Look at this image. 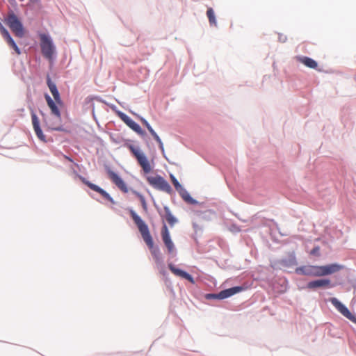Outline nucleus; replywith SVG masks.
<instances>
[{
    "mask_svg": "<svg viewBox=\"0 0 356 356\" xmlns=\"http://www.w3.org/2000/svg\"><path fill=\"white\" fill-rule=\"evenodd\" d=\"M159 146L160 149L161 150V152L163 154L164 153V147H163V143L162 142L159 143Z\"/></svg>",
    "mask_w": 356,
    "mask_h": 356,
    "instance_id": "obj_31",
    "label": "nucleus"
},
{
    "mask_svg": "<svg viewBox=\"0 0 356 356\" xmlns=\"http://www.w3.org/2000/svg\"><path fill=\"white\" fill-rule=\"evenodd\" d=\"M168 268L174 275L181 277L182 278H184V279L188 280L191 283H194V280H193V277L188 273L176 268L172 264H168Z\"/></svg>",
    "mask_w": 356,
    "mask_h": 356,
    "instance_id": "obj_18",
    "label": "nucleus"
},
{
    "mask_svg": "<svg viewBox=\"0 0 356 356\" xmlns=\"http://www.w3.org/2000/svg\"><path fill=\"white\" fill-rule=\"evenodd\" d=\"M148 183L154 188L170 193L172 188L168 182L159 175L150 176L147 178Z\"/></svg>",
    "mask_w": 356,
    "mask_h": 356,
    "instance_id": "obj_6",
    "label": "nucleus"
},
{
    "mask_svg": "<svg viewBox=\"0 0 356 356\" xmlns=\"http://www.w3.org/2000/svg\"><path fill=\"white\" fill-rule=\"evenodd\" d=\"M31 120L35 134L38 138L42 140H44L45 136L43 134L42 129H40L39 119L33 111L31 112Z\"/></svg>",
    "mask_w": 356,
    "mask_h": 356,
    "instance_id": "obj_17",
    "label": "nucleus"
},
{
    "mask_svg": "<svg viewBox=\"0 0 356 356\" xmlns=\"http://www.w3.org/2000/svg\"><path fill=\"white\" fill-rule=\"evenodd\" d=\"M161 236L163 241L165 245V247L168 249V251L169 253H172L175 250V245L171 240L170 232L168 231V229L165 225H163L162 230H161Z\"/></svg>",
    "mask_w": 356,
    "mask_h": 356,
    "instance_id": "obj_11",
    "label": "nucleus"
},
{
    "mask_svg": "<svg viewBox=\"0 0 356 356\" xmlns=\"http://www.w3.org/2000/svg\"><path fill=\"white\" fill-rule=\"evenodd\" d=\"M47 124L48 127L51 129L60 130V128L59 127L58 125L57 126V125H55L54 124L50 123V122H47Z\"/></svg>",
    "mask_w": 356,
    "mask_h": 356,
    "instance_id": "obj_29",
    "label": "nucleus"
},
{
    "mask_svg": "<svg viewBox=\"0 0 356 356\" xmlns=\"http://www.w3.org/2000/svg\"><path fill=\"white\" fill-rule=\"evenodd\" d=\"M343 268L342 265L332 264L325 266H302L296 269V273L300 275L311 277H323L339 272Z\"/></svg>",
    "mask_w": 356,
    "mask_h": 356,
    "instance_id": "obj_2",
    "label": "nucleus"
},
{
    "mask_svg": "<svg viewBox=\"0 0 356 356\" xmlns=\"http://www.w3.org/2000/svg\"><path fill=\"white\" fill-rule=\"evenodd\" d=\"M164 211L165 220L171 226H173L177 222V219L172 214L169 208L164 207Z\"/></svg>",
    "mask_w": 356,
    "mask_h": 356,
    "instance_id": "obj_22",
    "label": "nucleus"
},
{
    "mask_svg": "<svg viewBox=\"0 0 356 356\" xmlns=\"http://www.w3.org/2000/svg\"><path fill=\"white\" fill-rule=\"evenodd\" d=\"M65 158L67 160H68V161H70L72 162V159H70V157H68V156H65Z\"/></svg>",
    "mask_w": 356,
    "mask_h": 356,
    "instance_id": "obj_34",
    "label": "nucleus"
},
{
    "mask_svg": "<svg viewBox=\"0 0 356 356\" xmlns=\"http://www.w3.org/2000/svg\"><path fill=\"white\" fill-rule=\"evenodd\" d=\"M129 213L132 220L137 226L143 241L150 250L151 254L155 261L156 263H159L161 260L159 249L154 247L153 238L150 234L147 225L134 210H130Z\"/></svg>",
    "mask_w": 356,
    "mask_h": 356,
    "instance_id": "obj_1",
    "label": "nucleus"
},
{
    "mask_svg": "<svg viewBox=\"0 0 356 356\" xmlns=\"http://www.w3.org/2000/svg\"><path fill=\"white\" fill-rule=\"evenodd\" d=\"M149 133L158 143L162 142L158 134L154 131L153 129L149 131Z\"/></svg>",
    "mask_w": 356,
    "mask_h": 356,
    "instance_id": "obj_28",
    "label": "nucleus"
},
{
    "mask_svg": "<svg viewBox=\"0 0 356 356\" xmlns=\"http://www.w3.org/2000/svg\"><path fill=\"white\" fill-rule=\"evenodd\" d=\"M0 32L3 35V38L6 40L8 44L11 47L17 55L21 54V51L11 38L8 31L3 26V25L0 23Z\"/></svg>",
    "mask_w": 356,
    "mask_h": 356,
    "instance_id": "obj_14",
    "label": "nucleus"
},
{
    "mask_svg": "<svg viewBox=\"0 0 356 356\" xmlns=\"http://www.w3.org/2000/svg\"><path fill=\"white\" fill-rule=\"evenodd\" d=\"M280 264L285 268L293 267L297 264L296 258L293 254H291L288 258L282 259Z\"/></svg>",
    "mask_w": 356,
    "mask_h": 356,
    "instance_id": "obj_21",
    "label": "nucleus"
},
{
    "mask_svg": "<svg viewBox=\"0 0 356 356\" xmlns=\"http://www.w3.org/2000/svg\"><path fill=\"white\" fill-rule=\"evenodd\" d=\"M5 22L15 36L19 38L24 37V31L22 24L14 13L8 15Z\"/></svg>",
    "mask_w": 356,
    "mask_h": 356,
    "instance_id": "obj_5",
    "label": "nucleus"
},
{
    "mask_svg": "<svg viewBox=\"0 0 356 356\" xmlns=\"http://www.w3.org/2000/svg\"><path fill=\"white\" fill-rule=\"evenodd\" d=\"M142 123L147 127L148 131H149L151 129H152V127L150 126V124L147 122V121L143 118L140 119Z\"/></svg>",
    "mask_w": 356,
    "mask_h": 356,
    "instance_id": "obj_30",
    "label": "nucleus"
},
{
    "mask_svg": "<svg viewBox=\"0 0 356 356\" xmlns=\"http://www.w3.org/2000/svg\"><path fill=\"white\" fill-rule=\"evenodd\" d=\"M39 36L40 40V45L42 56L49 61H52L56 53V47L54 44L51 38L49 35L45 33H41Z\"/></svg>",
    "mask_w": 356,
    "mask_h": 356,
    "instance_id": "obj_3",
    "label": "nucleus"
},
{
    "mask_svg": "<svg viewBox=\"0 0 356 356\" xmlns=\"http://www.w3.org/2000/svg\"><path fill=\"white\" fill-rule=\"evenodd\" d=\"M44 97L47 103V105L51 110V114H53L55 116L57 122H58V124H60L61 120V115L60 110L56 105L57 103L54 102L48 95H45Z\"/></svg>",
    "mask_w": 356,
    "mask_h": 356,
    "instance_id": "obj_15",
    "label": "nucleus"
},
{
    "mask_svg": "<svg viewBox=\"0 0 356 356\" xmlns=\"http://www.w3.org/2000/svg\"><path fill=\"white\" fill-rule=\"evenodd\" d=\"M81 181L85 184L86 186H88L90 189H92L94 191H96L99 193L103 197H104L106 200L109 201L111 203H114L113 199L110 196V195L106 192L104 190H103L99 186L88 181L86 180L84 177H80Z\"/></svg>",
    "mask_w": 356,
    "mask_h": 356,
    "instance_id": "obj_10",
    "label": "nucleus"
},
{
    "mask_svg": "<svg viewBox=\"0 0 356 356\" xmlns=\"http://www.w3.org/2000/svg\"><path fill=\"white\" fill-rule=\"evenodd\" d=\"M47 83L49 88V90L51 91V92L54 97L55 102L58 104L60 105L62 104V101H61V99L60 97L59 92L57 89L56 84L51 81V80L49 76H47Z\"/></svg>",
    "mask_w": 356,
    "mask_h": 356,
    "instance_id": "obj_19",
    "label": "nucleus"
},
{
    "mask_svg": "<svg viewBox=\"0 0 356 356\" xmlns=\"http://www.w3.org/2000/svg\"><path fill=\"white\" fill-rule=\"evenodd\" d=\"M138 196L139 197L140 202H143V200H145L142 195L138 194Z\"/></svg>",
    "mask_w": 356,
    "mask_h": 356,
    "instance_id": "obj_33",
    "label": "nucleus"
},
{
    "mask_svg": "<svg viewBox=\"0 0 356 356\" xmlns=\"http://www.w3.org/2000/svg\"><path fill=\"white\" fill-rule=\"evenodd\" d=\"M181 195L182 198L186 202H187L188 203H193L195 202L187 191H183V193Z\"/></svg>",
    "mask_w": 356,
    "mask_h": 356,
    "instance_id": "obj_24",
    "label": "nucleus"
},
{
    "mask_svg": "<svg viewBox=\"0 0 356 356\" xmlns=\"http://www.w3.org/2000/svg\"><path fill=\"white\" fill-rule=\"evenodd\" d=\"M207 15L209 19L211 25L216 26V20L214 14V11L211 8H208L207 11Z\"/></svg>",
    "mask_w": 356,
    "mask_h": 356,
    "instance_id": "obj_23",
    "label": "nucleus"
},
{
    "mask_svg": "<svg viewBox=\"0 0 356 356\" xmlns=\"http://www.w3.org/2000/svg\"><path fill=\"white\" fill-rule=\"evenodd\" d=\"M118 116L129 127L138 134L140 136H144L145 134V132L141 129L140 125L131 119L128 115L122 112H119Z\"/></svg>",
    "mask_w": 356,
    "mask_h": 356,
    "instance_id": "obj_8",
    "label": "nucleus"
},
{
    "mask_svg": "<svg viewBox=\"0 0 356 356\" xmlns=\"http://www.w3.org/2000/svg\"><path fill=\"white\" fill-rule=\"evenodd\" d=\"M242 290L243 288L241 286H234L226 290L221 291L217 295L213 296L218 299H225L236 294V293L241 291Z\"/></svg>",
    "mask_w": 356,
    "mask_h": 356,
    "instance_id": "obj_16",
    "label": "nucleus"
},
{
    "mask_svg": "<svg viewBox=\"0 0 356 356\" xmlns=\"http://www.w3.org/2000/svg\"><path fill=\"white\" fill-rule=\"evenodd\" d=\"M127 147L131 152L133 156L136 158L138 163L142 168L143 170L145 173H149L152 170L151 165L145 156V154L141 151V149L134 145H127Z\"/></svg>",
    "mask_w": 356,
    "mask_h": 356,
    "instance_id": "obj_4",
    "label": "nucleus"
},
{
    "mask_svg": "<svg viewBox=\"0 0 356 356\" xmlns=\"http://www.w3.org/2000/svg\"><path fill=\"white\" fill-rule=\"evenodd\" d=\"M149 133L158 143L162 142L158 134L154 131L153 129L149 131Z\"/></svg>",
    "mask_w": 356,
    "mask_h": 356,
    "instance_id": "obj_26",
    "label": "nucleus"
},
{
    "mask_svg": "<svg viewBox=\"0 0 356 356\" xmlns=\"http://www.w3.org/2000/svg\"><path fill=\"white\" fill-rule=\"evenodd\" d=\"M333 284L331 283L329 279H319L309 282L307 284V288L309 289L314 290L317 289H330L333 287Z\"/></svg>",
    "mask_w": 356,
    "mask_h": 356,
    "instance_id": "obj_9",
    "label": "nucleus"
},
{
    "mask_svg": "<svg viewBox=\"0 0 356 356\" xmlns=\"http://www.w3.org/2000/svg\"><path fill=\"white\" fill-rule=\"evenodd\" d=\"M0 32L3 35V38L6 40L8 44L11 47L17 55L21 54V51L11 38L8 31L3 26V25L0 23Z\"/></svg>",
    "mask_w": 356,
    "mask_h": 356,
    "instance_id": "obj_13",
    "label": "nucleus"
},
{
    "mask_svg": "<svg viewBox=\"0 0 356 356\" xmlns=\"http://www.w3.org/2000/svg\"><path fill=\"white\" fill-rule=\"evenodd\" d=\"M170 179H171L172 183L173 184V185L177 191H180L181 189H182L181 185L179 184L178 180L173 175H170Z\"/></svg>",
    "mask_w": 356,
    "mask_h": 356,
    "instance_id": "obj_25",
    "label": "nucleus"
},
{
    "mask_svg": "<svg viewBox=\"0 0 356 356\" xmlns=\"http://www.w3.org/2000/svg\"><path fill=\"white\" fill-rule=\"evenodd\" d=\"M149 133L158 143L162 142L158 134L154 131L153 129L149 131Z\"/></svg>",
    "mask_w": 356,
    "mask_h": 356,
    "instance_id": "obj_27",
    "label": "nucleus"
},
{
    "mask_svg": "<svg viewBox=\"0 0 356 356\" xmlns=\"http://www.w3.org/2000/svg\"><path fill=\"white\" fill-rule=\"evenodd\" d=\"M141 203H142V205H143V208H144L145 209H146V208H147V204H146V201H145V200H143V202H141Z\"/></svg>",
    "mask_w": 356,
    "mask_h": 356,
    "instance_id": "obj_32",
    "label": "nucleus"
},
{
    "mask_svg": "<svg viewBox=\"0 0 356 356\" xmlns=\"http://www.w3.org/2000/svg\"><path fill=\"white\" fill-rule=\"evenodd\" d=\"M296 60L311 69H316L318 67L317 62L307 56H297Z\"/></svg>",
    "mask_w": 356,
    "mask_h": 356,
    "instance_id": "obj_20",
    "label": "nucleus"
},
{
    "mask_svg": "<svg viewBox=\"0 0 356 356\" xmlns=\"http://www.w3.org/2000/svg\"><path fill=\"white\" fill-rule=\"evenodd\" d=\"M108 175L109 179L123 192L127 193L128 191V188L124 183V181L116 174L115 172L112 170L108 171Z\"/></svg>",
    "mask_w": 356,
    "mask_h": 356,
    "instance_id": "obj_12",
    "label": "nucleus"
},
{
    "mask_svg": "<svg viewBox=\"0 0 356 356\" xmlns=\"http://www.w3.org/2000/svg\"><path fill=\"white\" fill-rule=\"evenodd\" d=\"M330 302L334 306L339 312L348 320L356 324V316L352 314L348 309L343 305L337 298H331Z\"/></svg>",
    "mask_w": 356,
    "mask_h": 356,
    "instance_id": "obj_7",
    "label": "nucleus"
}]
</instances>
